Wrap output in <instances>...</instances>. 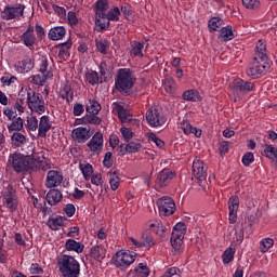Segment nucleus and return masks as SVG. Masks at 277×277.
<instances>
[{"instance_id": "nucleus-24", "label": "nucleus", "mask_w": 277, "mask_h": 277, "mask_svg": "<svg viewBox=\"0 0 277 277\" xmlns=\"http://www.w3.org/2000/svg\"><path fill=\"white\" fill-rule=\"evenodd\" d=\"M51 131V122L49 121V117L42 116L39 122V137H47V133Z\"/></svg>"}, {"instance_id": "nucleus-59", "label": "nucleus", "mask_w": 277, "mask_h": 277, "mask_svg": "<svg viewBox=\"0 0 277 277\" xmlns=\"http://www.w3.org/2000/svg\"><path fill=\"white\" fill-rule=\"evenodd\" d=\"M149 140L154 142L158 148H163V146H166V143L161 141V138H159L155 133L149 134Z\"/></svg>"}, {"instance_id": "nucleus-50", "label": "nucleus", "mask_w": 277, "mask_h": 277, "mask_svg": "<svg viewBox=\"0 0 277 277\" xmlns=\"http://www.w3.org/2000/svg\"><path fill=\"white\" fill-rule=\"evenodd\" d=\"M150 230H153L156 235H159L160 237L164 235L167 228L163 226V224L158 223L157 225L155 223L149 225Z\"/></svg>"}, {"instance_id": "nucleus-45", "label": "nucleus", "mask_w": 277, "mask_h": 277, "mask_svg": "<svg viewBox=\"0 0 277 277\" xmlns=\"http://www.w3.org/2000/svg\"><path fill=\"white\" fill-rule=\"evenodd\" d=\"M61 97L66 98L67 103H70L72 101V97L75 96V93L72 92V89L70 87H64L60 92Z\"/></svg>"}, {"instance_id": "nucleus-62", "label": "nucleus", "mask_w": 277, "mask_h": 277, "mask_svg": "<svg viewBox=\"0 0 277 277\" xmlns=\"http://www.w3.org/2000/svg\"><path fill=\"white\" fill-rule=\"evenodd\" d=\"M91 183L93 185H96L98 187V185H103V175H101V173L95 174V175H91Z\"/></svg>"}, {"instance_id": "nucleus-36", "label": "nucleus", "mask_w": 277, "mask_h": 277, "mask_svg": "<svg viewBox=\"0 0 277 277\" xmlns=\"http://www.w3.org/2000/svg\"><path fill=\"white\" fill-rule=\"evenodd\" d=\"M83 124H101L103 119H101L96 114H90L82 118Z\"/></svg>"}, {"instance_id": "nucleus-34", "label": "nucleus", "mask_w": 277, "mask_h": 277, "mask_svg": "<svg viewBox=\"0 0 277 277\" xmlns=\"http://www.w3.org/2000/svg\"><path fill=\"white\" fill-rule=\"evenodd\" d=\"M11 140H12L13 146H16V147H21L23 146V144H27V137H25L21 132L13 133Z\"/></svg>"}, {"instance_id": "nucleus-53", "label": "nucleus", "mask_w": 277, "mask_h": 277, "mask_svg": "<svg viewBox=\"0 0 277 277\" xmlns=\"http://www.w3.org/2000/svg\"><path fill=\"white\" fill-rule=\"evenodd\" d=\"M107 47H109V42H107V40L96 41V49L103 55H107Z\"/></svg>"}, {"instance_id": "nucleus-61", "label": "nucleus", "mask_w": 277, "mask_h": 277, "mask_svg": "<svg viewBox=\"0 0 277 277\" xmlns=\"http://www.w3.org/2000/svg\"><path fill=\"white\" fill-rule=\"evenodd\" d=\"M67 21L69 25H77V23H79V19L77 18V13H75L74 11H69L67 14Z\"/></svg>"}, {"instance_id": "nucleus-1", "label": "nucleus", "mask_w": 277, "mask_h": 277, "mask_svg": "<svg viewBox=\"0 0 277 277\" xmlns=\"http://www.w3.org/2000/svg\"><path fill=\"white\" fill-rule=\"evenodd\" d=\"M57 267L63 277H79L81 266L71 255H62L57 258Z\"/></svg>"}, {"instance_id": "nucleus-29", "label": "nucleus", "mask_w": 277, "mask_h": 277, "mask_svg": "<svg viewBox=\"0 0 277 277\" xmlns=\"http://www.w3.org/2000/svg\"><path fill=\"white\" fill-rule=\"evenodd\" d=\"M219 38L221 42H228L229 40H233V38H235V34L233 32V27L232 26L223 27L220 30Z\"/></svg>"}, {"instance_id": "nucleus-20", "label": "nucleus", "mask_w": 277, "mask_h": 277, "mask_svg": "<svg viewBox=\"0 0 277 277\" xmlns=\"http://www.w3.org/2000/svg\"><path fill=\"white\" fill-rule=\"evenodd\" d=\"M252 224H254L252 216H246L245 224H242L241 228L236 232V241H238V243H241V241H243V230H247L248 233L252 230Z\"/></svg>"}, {"instance_id": "nucleus-6", "label": "nucleus", "mask_w": 277, "mask_h": 277, "mask_svg": "<svg viewBox=\"0 0 277 277\" xmlns=\"http://www.w3.org/2000/svg\"><path fill=\"white\" fill-rule=\"evenodd\" d=\"M27 104L31 111H36V114H44V98L42 94L36 92L27 93Z\"/></svg>"}, {"instance_id": "nucleus-33", "label": "nucleus", "mask_w": 277, "mask_h": 277, "mask_svg": "<svg viewBox=\"0 0 277 277\" xmlns=\"http://www.w3.org/2000/svg\"><path fill=\"white\" fill-rule=\"evenodd\" d=\"M182 98L184 101L196 103L200 101V93L197 90H188L183 93Z\"/></svg>"}, {"instance_id": "nucleus-56", "label": "nucleus", "mask_w": 277, "mask_h": 277, "mask_svg": "<svg viewBox=\"0 0 277 277\" xmlns=\"http://www.w3.org/2000/svg\"><path fill=\"white\" fill-rule=\"evenodd\" d=\"M181 129H183L185 135H189V133L196 131V128H194L189 121H183L181 123Z\"/></svg>"}, {"instance_id": "nucleus-27", "label": "nucleus", "mask_w": 277, "mask_h": 277, "mask_svg": "<svg viewBox=\"0 0 277 277\" xmlns=\"http://www.w3.org/2000/svg\"><path fill=\"white\" fill-rule=\"evenodd\" d=\"M122 155H127V153H140L142 150V144L141 143H134L130 142L129 144L120 145Z\"/></svg>"}, {"instance_id": "nucleus-7", "label": "nucleus", "mask_w": 277, "mask_h": 277, "mask_svg": "<svg viewBox=\"0 0 277 277\" xmlns=\"http://www.w3.org/2000/svg\"><path fill=\"white\" fill-rule=\"evenodd\" d=\"M39 72L40 74H37L32 78V83H35V85H43L47 83V79L53 77V71L49 69V61H47V58L41 62Z\"/></svg>"}, {"instance_id": "nucleus-23", "label": "nucleus", "mask_w": 277, "mask_h": 277, "mask_svg": "<svg viewBox=\"0 0 277 277\" xmlns=\"http://www.w3.org/2000/svg\"><path fill=\"white\" fill-rule=\"evenodd\" d=\"M21 38L26 47H34L36 44V35L34 34V28L31 26H28V29Z\"/></svg>"}, {"instance_id": "nucleus-54", "label": "nucleus", "mask_w": 277, "mask_h": 277, "mask_svg": "<svg viewBox=\"0 0 277 277\" xmlns=\"http://www.w3.org/2000/svg\"><path fill=\"white\" fill-rule=\"evenodd\" d=\"M253 162H254V154H252V151H249L243 155L242 164L246 166V168H248V166H250V163H253Z\"/></svg>"}, {"instance_id": "nucleus-57", "label": "nucleus", "mask_w": 277, "mask_h": 277, "mask_svg": "<svg viewBox=\"0 0 277 277\" xmlns=\"http://www.w3.org/2000/svg\"><path fill=\"white\" fill-rule=\"evenodd\" d=\"M120 14V9L115 8L114 10L108 11L106 18L108 21H119L118 15Z\"/></svg>"}, {"instance_id": "nucleus-40", "label": "nucleus", "mask_w": 277, "mask_h": 277, "mask_svg": "<svg viewBox=\"0 0 277 277\" xmlns=\"http://www.w3.org/2000/svg\"><path fill=\"white\" fill-rule=\"evenodd\" d=\"M117 111H118L119 120L122 123L131 122V115L127 114V110L124 109V106L118 105L117 106Z\"/></svg>"}, {"instance_id": "nucleus-63", "label": "nucleus", "mask_w": 277, "mask_h": 277, "mask_svg": "<svg viewBox=\"0 0 277 277\" xmlns=\"http://www.w3.org/2000/svg\"><path fill=\"white\" fill-rule=\"evenodd\" d=\"M85 111V108L83 107L82 104L76 103L74 105V116H81Z\"/></svg>"}, {"instance_id": "nucleus-43", "label": "nucleus", "mask_w": 277, "mask_h": 277, "mask_svg": "<svg viewBox=\"0 0 277 277\" xmlns=\"http://www.w3.org/2000/svg\"><path fill=\"white\" fill-rule=\"evenodd\" d=\"M9 131H23V119L17 117L13 119V122L8 127Z\"/></svg>"}, {"instance_id": "nucleus-52", "label": "nucleus", "mask_w": 277, "mask_h": 277, "mask_svg": "<svg viewBox=\"0 0 277 277\" xmlns=\"http://www.w3.org/2000/svg\"><path fill=\"white\" fill-rule=\"evenodd\" d=\"M135 272L140 273V275L137 277L150 276V271L148 269V266L144 265L143 263L138 264V266L135 268Z\"/></svg>"}, {"instance_id": "nucleus-17", "label": "nucleus", "mask_w": 277, "mask_h": 277, "mask_svg": "<svg viewBox=\"0 0 277 277\" xmlns=\"http://www.w3.org/2000/svg\"><path fill=\"white\" fill-rule=\"evenodd\" d=\"M62 181H64V176L60 172L52 170L48 172L45 185L51 189L52 187L62 185Z\"/></svg>"}, {"instance_id": "nucleus-19", "label": "nucleus", "mask_w": 277, "mask_h": 277, "mask_svg": "<svg viewBox=\"0 0 277 277\" xmlns=\"http://www.w3.org/2000/svg\"><path fill=\"white\" fill-rule=\"evenodd\" d=\"M254 57L261 62H269V58L267 57V44H265L263 40L258 41Z\"/></svg>"}, {"instance_id": "nucleus-16", "label": "nucleus", "mask_w": 277, "mask_h": 277, "mask_svg": "<svg viewBox=\"0 0 277 277\" xmlns=\"http://www.w3.org/2000/svg\"><path fill=\"white\" fill-rule=\"evenodd\" d=\"M71 135L76 142L79 144L85 143L92 137V133H90V129L87 128H76L72 130Z\"/></svg>"}, {"instance_id": "nucleus-31", "label": "nucleus", "mask_w": 277, "mask_h": 277, "mask_svg": "<svg viewBox=\"0 0 277 277\" xmlns=\"http://www.w3.org/2000/svg\"><path fill=\"white\" fill-rule=\"evenodd\" d=\"M184 239H185V236H179V234L171 235V246L174 249L176 254L181 252V247L183 246Z\"/></svg>"}, {"instance_id": "nucleus-35", "label": "nucleus", "mask_w": 277, "mask_h": 277, "mask_svg": "<svg viewBox=\"0 0 277 277\" xmlns=\"http://www.w3.org/2000/svg\"><path fill=\"white\" fill-rule=\"evenodd\" d=\"M64 222H66L65 217L58 216L55 219H50L48 221V226L52 229V230H58L60 226H64Z\"/></svg>"}, {"instance_id": "nucleus-14", "label": "nucleus", "mask_w": 277, "mask_h": 277, "mask_svg": "<svg viewBox=\"0 0 277 277\" xmlns=\"http://www.w3.org/2000/svg\"><path fill=\"white\" fill-rule=\"evenodd\" d=\"M176 176V173L172 172L170 169H163L158 173L156 185L157 187H167L170 185V181Z\"/></svg>"}, {"instance_id": "nucleus-44", "label": "nucleus", "mask_w": 277, "mask_h": 277, "mask_svg": "<svg viewBox=\"0 0 277 277\" xmlns=\"http://www.w3.org/2000/svg\"><path fill=\"white\" fill-rule=\"evenodd\" d=\"M142 49H144V43L134 41L132 43L131 55H134V57H137V55H140L141 57H144V54L142 53Z\"/></svg>"}, {"instance_id": "nucleus-8", "label": "nucleus", "mask_w": 277, "mask_h": 277, "mask_svg": "<svg viewBox=\"0 0 277 277\" xmlns=\"http://www.w3.org/2000/svg\"><path fill=\"white\" fill-rule=\"evenodd\" d=\"M25 13V4L8 5L1 12V18L3 21L18 19Z\"/></svg>"}, {"instance_id": "nucleus-58", "label": "nucleus", "mask_w": 277, "mask_h": 277, "mask_svg": "<svg viewBox=\"0 0 277 277\" xmlns=\"http://www.w3.org/2000/svg\"><path fill=\"white\" fill-rule=\"evenodd\" d=\"M111 157H113L111 151H107L105 154L104 160H103V163H104L105 168H111V166H114V159H111Z\"/></svg>"}, {"instance_id": "nucleus-9", "label": "nucleus", "mask_w": 277, "mask_h": 277, "mask_svg": "<svg viewBox=\"0 0 277 277\" xmlns=\"http://www.w3.org/2000/svg\"><path fill=\"white\" fill-rule=\"evenodd\" d=\"M159 213L168 216L173 215V213L176 211V203H174V200L170 197H161L156 202Z\"/></svg>"}, {"instance_id": "nucleus-37", "label": "nucleus", "mask_w": 277, "mask_h": 277, "mask_svg": "<svg viewBox=\"0 0 277 277\" xmlns=\"http://www.w3.org/2000/svg\"><path fill=\"white\" fill-rule=\"evenodd\" d=\"M85 109H87L88 114L98 115V111H101L102 107H101V104L98 102H96V100H90Z\"/></svg>"}, {"instance_id": "nucleus-2", "label": "nucleus", "mask_w": 277, "mask_h": 277, "mask_svg": "<svg viewBox=\"0 0 277 277\" xmlns=\"http://www.w3.org/2000/svg\"><path fill=\"white\" fill-rule=\"evenodd\" d=\"M133 85H135V77H133L131 69H120L115 81L116 90H118L120 94H129L133 89Z\"/></svg>"}, {"instance_id": "nucleus-38", "label": "nucleus", "mask_w": 277, "mask_h": 277, "mask_svg": "<svg viewBox=\"0 0 277 277\" xmlns=\"http://www.w3.org/2000/svg\"><path fill=\"white\" fill-rule=\"evenodd\" d=\"M186 233H187V225H185V223L183 222H180L174 225L172 235H177L179 237H185Z\"/></svg>"}, {"instance_id": "nucleus-39", "label": "nucleus", "mask_w": 277, "mask_h": 277, "mask_svg": "<svg viewBox=\"0 0 277 277\" xmlns=\"http://www.w3.org/2000/svg\"><path fill=\"white\" fill-rule=\"evenodd\" d=\"M109 183L113 192H116L120 187V176H118V171L109 173Z\"/></svg>"}, {"instance_id": "nucleus-41", "label": "nucleus", "mask_w": 277, "mask_h": 277, "mask_svg": "<svg viewBox=\"0 0 277 277\" xmlns=\"http://www.w3.org/2000/svg\"><path fill=\"white\" fill-rule=\"evenodd\" d=\"M80 170H81L85 181H90V179H92V174H94V170L92 169V164H90V163H87V164L80 163Z\"/></svg>"}, {"instance_id": "nucleus-28", "label": "nucleus", "mask_w": 277, "mask_h": 277, "mask_svg": "<svg viewBox=\"0 0 277 277\" xmlns=\"http://www.w3.org/2000/svg\"><path fill=\"white\" fill-rule=\"evenodd\" d=\"M49 38L50 40H62L64 36H66V28L58 26L50 29L49 31Z\"/></svg>"}, {"instance_id": "nucleus-30", "label": "nucleus", "mask_w": 277, "mask_h": 277, "mask_svg": "<svg viewBox=\"0 0 277 277\" xmlns=\"http://www.w3.org/2000/svg\"><path fill=\"white\" fill-rule=\"evenodd\" d=\"M90 254H91L92 259H94L95 261H98L101 263V261H103V259H105V249L101 246H94L91 248Z\"/></svg>"}, {"instance_id": "nucleus-46", "label": "nucleus", "mask_w": 277, "mask_h": 277, "mask_svg": "<svg viewBox=\"0 0 277 277\" xmlns=\"http://www.w3.org/2000/svg\"><path fill=\"white\" fill-rule=\"evenodd\" d=\"M208 27L211 31H217L222 27V18L212 17L208 23Z\"/></svg>"}, {"instance_id": "nucleus-13", "label": "nucleus", "mask_w": 277, "mask_h": 277, "mask_svg": "<svg viewBox=\"0 0 277 277\" xmlns=\"http://www.w3.org/2000/svg\"><path fill=\"white\" fill-rule=\"evenodd\" d=\"M193 174L199 183L207 181V169L205 168V162L199 158H196L193 162Z\"/></svg>"}, {"instance_id": "nucleus-32", "label": "nucleus", "mask_w": 277, "mask_h": 277, "mask_svg": "<svg viewBox=\"0 0 277 277\" xmlns=\"http://www.w3.org/2000/svg\"><path fill=\"white\" fill-rule=\"evenodd\" d=\"M141 243H143V248H147V250H150L151 247L155 246V240L153 239V235H150V232H143Z\"/></svg>"}, {"instance_id": "nucleus-4", "label": "nucleus", "mask_w": 277, "mask_h": 277, "mask_svg": "<svg viewBox=\"0 0 277 277\" xmlns=\"http://www.w3.org/2000/svg\"><path fill=\"white\" fill-rule=\"evenodd\" d=\"M9 163L17 174H21V172H31L32 158L15 153L10 155Z\"/></svg>"}, {"instance_id": "nucleus-64", "label": "nucleus", "mask_w": 277, "mask_h": 277, "mask_svg": "<svg viewBox=\"0 0 277 277\" xmlns=\"http://www.w3.org/2000/svg\"><path fill=\"white\" fill-rule=\"evenodd\" d=\"M64 211H65V213H66V215H67L68 217H72V215H75V211H76L75 205L68 203V205L65 207Z\"/></svg>"}, {"instance_id": "nucleus-21", "label": "nucleus", "mask_w": 277, "mask_h": 277, "mask_svg": "<svg viewBox=\"0 0 277 277\" xmlns=\"http://www.w3.org/2000/svg\"><path fill=\"white\" fill-rule=\"evenodd\" d=\"M88 147L92 153H96V150H101L103 148V133L96 132L91 141L88 143Z\"/></svg>"}, {"instance_id": "nucleus-42", "label": "nucleus", "mask_w": 277, "mask_h": 277, "mask_svg": "<svg viewBox=\"0 0 277 277\" xmlns=\"http://www.w3.org/2000/svg\"><path fill=\"white\" fill-rule=\"evenodd\" d=\"M223 263L225 265H228L235 259V249L234 248H227L223 253Z\"/></svg>"}, {"instance_id": "nucleus-11", "label": "nucleus", "mask_w": 277, "mask_h": 277, "mask_svg": "<svg viewBox=\"0 0 277 277\" xmlns=\"http://www.w3.org/2000/svg\"><path fill=\"white\" fill-rule=\"evenodd\" d=\"M135 254L134 252L131 251H119L116 253V265L118 267H129V265H132V263H135Z\"/></svg>"}, {"instance_id": "nucleus-51", "label": "nucleus", "mask_w": 277, "mask_h": 277, "mask_svg": "<svg viewBox=\"0 0 277 277\" xmlns=\"http://www.w3.org/2000/svg\"><path fill=\"white\" fill-rule=\"evenodd\" d=\"M263 155L268 157V159H272L273 157L277 158V148L272 145H265Z\"/></svg>"}, {"instance_id": "nucleus-22", "label": "nucleus", "mask_w": 277, "mask_h": 277, "mask_svg": "<svg viewBox=\"0 0 277 277\" xmlns=\"http://www.w3.org/2000/svg\"><path fill=\"white\" fill-rule=\"evenodd\" d=\"M95 14L98 18H105L107 15L105 14L107 10H109V1L108 0H97L95 3Z\"/></svg>"}, {"instance_id": "nucleus-12", "label": "nucleus", "mask_w": 277, "mask_h": 277, "mask_svg": "<svg viewBox=\"0 0 277 277\" xmlns=\"http://www.w3.org/2000/svg\"><path fill=\"white\" fill-rule=\"evenodd\" d=\"M146 120L150 127H163L166 124L164 117L161 116V113L157 108L150 107L146 113Z\"/></svg>"}, {"instance_id": "nucleus-60", "label": "nucleus", "mask_w": 277, "mask_h": 277, "mask_svg": "<svg viewBox=\"0 0 277 277\" xmlns=\"http://www.w3.org/2000/svg\"><path fill=\"white\" fill-rule=\"evenodd\" d=\"M120 132L126 142H129V140L133 137V131H131L129 128L123 127L120 129Z\"/></svg>"}, {"instance_id": "nucleus-47", "label": "nucleus", "mask_w": 277, "mask_h": 277, "mask_svg": "<svg viewBox=\"0 0 277 277\" xmlns=\"http://www.w3.org/2000/svg\"><path fill=\"white\" fill-rule=\"evenodd\" d=\"M85 79L91 85H96L98 83V72L90 70L85 74Z\"/></svg>"}, {"instance_id": "nucleus-49", "label": "nucleus", "mask_w": 277, "mask_h": 277, "mask_svg": "<svg viewBox=\"0 0 277 277\" xmlns=\"http://www.w3.org/2000/svg\"><path fill=\"white\" fill-rule=\"evenodd\" d=\"M242 5L247 8V10H259L261 8V1L259 0H242Z\"/></svg>"}, {"instance_id": "nucleus-26", "label": "nucleus", "mask_w": 277, "mask_h": 277, "mask_svg": "<svg viewBox=\"0 0 277 277\" xmlns=\"http://www.w3.org/2000/svg\"><path fill=\"white\" fill-rule=\"evenodd\" d=\"M65 248L69 252L72 251V252H77V254H81V252H83V248H85V246H83V243H81V242H77L75 239H68L65 243Z\"/></svg>"}, {"instance_id": "nucleus-18", "label": "nucleus", "mask_w": 277, "mask_h": 277, "mask_svg": "<svg viewBox=\"0 0 277 277\" xmlns=\"http://www.w3.org/2000/svg\"><path fill=\"white\" fill-rule=\"evenodd\" d=\"M36 170H43L44 172L47 170H51V164L47 162V160L44 159V156H41V157L38 155L32 156L31 172Z\"/></svg>"}, {"instance_id": "nucleus-5", "label": "nucleus", "mask_w": 277, "mask_h": 277, "mask_svg": "<svg viewBox=\"0 0 277 277\" xmlns=\"http://www.w3.org/2000/svg\"><path fill=\"white\" fill-rule=\"evenodd\" d=\"M268 68L269 63L267 61H261V58L253 57L251 66L247 69V75L252 79H259L267 72Z\"/></svg>"}, {"instance_id": "nucleus-48", "label": "nucleus", "mask_w": 277, "mask_h": 277, "mask_svg": "<svg viewBox=\"0 0 277 277\" xmlns=\"http://www.w3.org/2000/svg\"><path fill=\"white\" fill-rule=\"evenodd\" d=\"M274 247V239L272 238H264L261 241V247L260 250L263 254H265V252H267V250H269V248Z\"/></svg>"}, {"instance_id": "nucleus-15", "label": "nucleus", "mask_w": 277, "mask_h": 277, "mask_svg": "<svg viewBox=\"0 0 277 277\" xmlns=\"http://www.w3.org/2000/svg\"><path fill=\"white\" fill-rule=\"evenodd\" d=\"M228 209H229V216H228L229 224H235L237 222V211H239V197L232 196L229 198Z\"/></svg>"}, {"instance_id": "nucleus-55", "label": "nucleus", "mask_w": 277, "mask_h": 277, "mask_svg": "<svg viewBox=\"0 0 277 277\" xmlns=\"http://www.w3.org/2000/svg\"><path fill=\"white\" fill-rule=\"evenodd\" d=\"M27 127L29 131H36L38 129V119L34 116L27 118Z\"/></svg>"}, {"instance_id": "nucleus-25", "label": "nucleus", "mask_w": 277, "mask_h": 277, "mask_svg": "<svg viewBox=\"0 0 277 277\" xmlns=\"http://www.w3.org/2000/svg\"><path fill=\"white\" fill-rule=\"evenodd\" d=\"M62 198H63V195L57 189H51L47 194V200L51 207H55V205H57L62 200Z\"/></svg>"}, {"instance_id": "nucleus-3", "label": "nucleus", "mask_w": 277, "mask_h": 277, "mask_svg": "<svg viewBox=\"0 0 277 277\" xmlns=\"http://www.w3.org/2000/svg\"><path fill=\"white\" fill-rule=\"evenodd\" d=\"M254 89V84L249 81H245L241 78H237L233 81L230 84V94H232V100L234 103H237V101H241L243 98V95L246 92H252Z\"/></svg>"}, {"instance_id": "nucleus-10", "label": "nucleus", "mask_w": 277, "mask_h": 277, "mask_svg": "<svg viewBox=\"0 0 277 277\" xmlns=\"http://www.w3.org/2000/svg\"><path fill=\"white\" fill-rule=\"evenodd\" d=\"M4 205L10 211H16L18 209V197L16 196V188L9 185L3 194Z\"/></svg>"}]
</instances>
